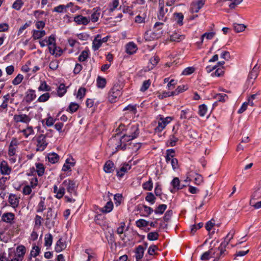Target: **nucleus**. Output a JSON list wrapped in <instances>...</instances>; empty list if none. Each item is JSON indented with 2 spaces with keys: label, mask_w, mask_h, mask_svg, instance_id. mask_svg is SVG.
I'll return each instance as SVG.
<instances>
[{
  "label": "nucleus",
  "mask_w": 261,
  "mask_h": 261,
  "mask_svg": "<svg viewBox=\"0 0 261 261\" xmlns=\"http://www.w3.org/2000/svg\"><path fill=\"white\" fill-rule=\"evenodd\" d=\"M139 134L138 124H131L127 126L125 129V133L121 137L118 135L111 138L108 141V144L111 146L115 145L116 151L126 149L125 142L136 138Z\"/></svg>",
  "instance_id": "nucleus-1"
},
{
  "label": "nucleus",
  "mask_w": 261,
  "mask_h": 261,
  "mask_svg": "<svg viewBox=\"0 0 261 261\" xmlns=\"http://www.w3.org/2000/svg\"><path fill=\"white\" fill-rule=\"evenodd\" d=\"M45 225L48 229L53 228L57 221V212L51 207L47 208V212L45 214Z\"/></svg>",
  "instance_id": "nucleus-2"
},
{
  "label": "nucleus",
  "mask_w": 261,
  "mask_h": 261,
  "mask_svg": "<svg viewBox=\"0 0 261 261\" xmlns=\"http://www.w3.org/2000/svg\"><path fill=\"white\" fill-rule=\"evenodd\" d=\"M121 94L120 86L118 85H114L109 92V101L111 103L115 102Z\"/></svg>",
  "instance_id": "nucleus-3"
},
{
  "label": "nucleus",
  "mask_w": 261,
  "mask_h": 261,
  "mask_svg": "<svg viewBox=\"0 0 261 261\" xmlns=\"http://www.w3.org/2000/svg\"><path fill=\"white\" fill-rule=\"evenodd\" d=\"M36 142L37 151H43L48 144V143L46 140V136L43 134H41L37 137Z\"/></svg>",
  "instance_id": "nucleus-4"
},
{
  "label": "nucleus",
  "mask_w": 261,
  "mask_h": 261,
  "mask_svg": "<svg viewBox=\"0 0 261 261\" xmlns=\"http://www.w3.org/2000/svg\"><path fill=\"white\" fill-rule=\"evenodd\" d=\"M18 145L19 143L17 139L16 138H13L8 147V156L16 155V150L18 148Z\"/></svg>",
  "instance_id": "nucleus-5"
},
{
  "label": "nucleus",
  "mask_w": 261,
  "mask_h": 261,
  "mask_svg": "<svg viewBox=\"0 0 261 261\" xmlns=\"http://www.w3.org/2000/svg\"><path fill=\"white\" fill-rule=\"evenodd\" d=\"M62 186L66 188L68 192L75 194L76 184L73 180L69 179H66L63 182Z\"/></svg>",
  "instance_id": "nucleus-6"
},
{
  "label": "nucleus",
  "mask_w": 261,
  "mask_h": 261,
  "mask_svg": "<svg viewBox=\"0 0 261 261\" xmlns=\"http://www.w3.org/2000/svg\"><path fill=\"white\" fill-rule=\"evenodd\" d=\"M12 172V168L7 161L3 160L0 163V173L3 175H9Z\"/></svg>",
  "instance_id": "nucleus-7"
},
{
  "label": "nucleus",
  "mask_w": 261,
  "mask_h": 261,
  "mask_svg": "<svg viewBox=\"0 0 261 261\" xmlns=\"http://www.w3.org/2000/svg\"><path fill=\"white\" fill-rule=\"evenodd\" d=\"M13 120L16 123L21 122L28 124L31 121V118L28 115L24 114H15L13 117Z\"/></svg>",
  "instance_id": "nucleus-8"
},
{
  "label": "nucleus",
  "mask_w": 261,
  "mask_h": 261,
  "mask_svg": "<svg viewBox=\"0 0 261 261\" xmlns=\"http://www.w3.org/2000/svg\"><path fill=\"white\" fill-rule=\"evenodd\" d=\"M205 1L204 0H197L191 4L190 11L191 13H197L203 6Z\"/></svg>",
  "instance_id": "nucleus-9"
},
{
  "label": "nucleus",
  "mask_w": 261,
  "mask_h": 261,
  "mask_svg": "<svg viewBox=\"0 0 261 261\" xmlns=\"http://www.w3.org/2000/svg\"><path fill=\"white\" fill-rule=\"evenodd\" d=\"M15 215L10 212L3 214L2 217V220L6 223L12 224L14 223Z\"/></svg>",
  "instance_id": "nucleus-10"
},
{
  "label": "nucleus",
  "mask_w": 261,
  "mask_h": 261,
  "mask_svg": "<svg viewBox=\"0 0 261 261\" xmlns=\"http://www.w3.org/2000/svg\"><path fill=\"white\" fill-rule=\"evenodd\" d=\"M74 21L79 25L83 24L86 25L90 22V17L78 15L74 17Z\"/></svg>",
  "instance_id": "nucleus-11"
},
{
  "label": "nucleus",
  "mask_w": 261,
  "mask_h": 261,
  "mask_svg": "<svg viewBox=\"0 0 261 261\" xmlns=\"http://www.w3.org/2000/svg\"><path fill=\"white\" fill-rule=\"evenodd\" d=\"M101 9L99 7L93 8L91 11L90 20L93 22H96L98 21L100 15Z\"/></svg>",
  "instance_id": "nucleus-12"
},
{
  "label": "nucleus",
  "mask_w": 261,
  "mask_h": 261,
  "mask_svg": "<svg viewBox=\"0 0 261 261\" xmlns=\"http://www.w3.org/2000/svg\"><path fill=\"white\" fill-rule=\"evenodd\" d=\"M159 7L160 9L158 14V18L160 20L165 21L166 20L167 17H165V15L168 12V9H165L164 4L160 2L159 3Z\"/></svg>",
  "instance_id": "nucleus-13"
},
{
  "label": "nucleus",
  "mask_w": 261,
  "mask_h": 261,
  "mask_svg": "<svg viewBox=\"0 0 261 261\" xmlns=\"http://www.w3.org/2000/svg\"><path fill=\"white\" fill-rule=\"evenodd\" d=\"M261 198V182L258 186L254 189V191L251 195L250 203H253V201Z\"/></svg>",
  "instance_id": "nucleus-14"
},
{
  "label": "nucleus",
  "mask_w": 261,
  "mask_h": 261,
  "mask_svg": "<svg viewBox=\"0 0 261 261\" xmlns=\"http://www.w3.org/2000/svg\"><path fill=\"white\" fill-rule=\"evenodd\" d=\"M75 164V162L72 158H68L62 167V170L63 171H71V167L74 166Z\"/></svg>",
  "instance_id": "nucleus-15"
},
{
  "label": "nucleus",
  "mask_w": 261,
  "mask_h": 261,
  "mask_svg": "<svg viewBox=\"0 0 261 261\" xmlns=\"http://www.w3.org/2000/svg\"><path fill=\"white\" fill-rule=\"evenodd\" d=\"M227 245L226 243H221L220 246L218 248V249L220 251L219 256L218 257H216L215 259H214V261H218L219 258L224 257L226 255L227 251L225 248L227 247Z\"/></svg>",
  "instance_id": "nucleus-16"
},
{
  "label": "nucleus",
  "mask_w": 261,
  "mask_h": 261,
  "mask_svg": "<svg viewBox=\"0 0 261 261\" xmlns=\"http://www.w3.org/2000/svg\"><path fill=\"white\" fill-rule=\"evenodd\" d=\"M9 202L13 207H17L19 203V198L15 194H11L9 196Z\"/></svg>",
  "instance_id": "nucleus-17"
},
{
  "label": "nucleus",
  "mask_w": 261,
  "mask_h": 261,
  "mask_svg": "<svg viewBox=\"0 0 261 261\" xmlns=\"http://www.w3.org/2000/svg\"><path fill=\"white\" fill-rule=\"evenodd\" d=\"M171 185L175 190H180L184 187H186V185L180 184L179 179L178 177H174L171 182Z\"/></svg>",
  "instance_id": "nucleus-18"
},
{
  "label": "nucleus",
  "mask_w": 261,
  "mask_h": 261,
  "mask_svg": "<svg viewBox=\"0 0 261 261\" xmlns=\"http://www.w3.org/2000/svg\"><path fill=\"white\" fill-rule=\"evenodd\" d=\"M25 252V247L23 245H19L16 248L15 255L23 260Z\"/></svg>",
  "instance_id": "nucleus-19"
},
{
  "label": "nucleus",
  "mask_w": 261,
  "mask_h": 261,
  "mask_svg": "<svg viewBox=\"0 0 261 261\" xmlns=\"http://www.w3.org/2000/svg\"><path fill=\"white\" fill-rule=\"evenodd\" d=\"M66 247L65 242H63L62 239L60 238L56 243L55 250L57 252H60Z\"/></svg>",
  "instance_id": "nucleus-20"
},
{
  "label": "nucleus",
  "mask_w": 261,
  "mask_h": 261,
  "mask_svg": "<svg viewBox=\"0 0 261 261\" xmlns=\"http://www.w3.org/2000/svg\"><path fill=\"white\" fill-rule=\"evenodd\" d=\"M32 37L34 40L39 39L43 37L46 35V32L44 30H34L32 31Z\"/></svg>",
  "instance_id": "nucleus-21"
},
{
  "label": "nucleus",
  "mask_w": 261,
  "mask_h": 261,
  "mask_svg": "<svg viewBox=\"0 0 261 261\" xmlns=\"http://www.w3.org/2000/svg\"><path fill=\"white\" fill-rule=\"evenodd\" d=\"M36 97L35 91L29 89L26 92L25 100L27 102H30L35 99Z\"/></svg>",
  "instance_id": "nucleus-22"
},
{
  "label": "nucleus",
  "mask_w": 261,
  "mask_h": 261,
  "mask_svg": "<svg viewBox=\"0 0 261 261\" xmlns=\"http://www.w3.org/2000/svg\"><path fill=\"white\" fill-rule=\"evenodd\" d=\"M101 41H100V35H97L96 37L93 41L92 42V48L95 51L99 49V48L101 46Z\"/></svg>",
  "instance_id": "nucleus-23"
},
{
  "label": "nucleus",
  "mask_w": 261,
  "mask_h": 261,
  "mask_svg": "<svg viewBox=\"0 0 261 261\" xmlns=\"http://www.w3.org/2000/svg\"><path fill=\"white\" fill-rule=\"evenodd\" d=\"M137 49V46L134 42H129L126 46V51L129 55H132L136 53Z\"/></svg>",
  "instance_id": "nucleus-24"
},
{
  "label": "nucleus",
  "mask_w": 261,
  "mask_h": 261,
  "mask_svg": "<svg viewBox=\"0 0 261 261\" xmlns=\"http://www.w3.org/2000/svg\"><path fill=\"white\" fill-rule=\"evenodd\" d=\"M114 164L111 161H107L104 166H103V170L106 173H111L114 171Z\"/></svg>",
  "instance_id": "nucleus-25"
},
{
  "label": "nucleus",
  "mask_w": 261,
  "mask_h": 261,
  "mask_svg": "<svg viewBox=\"0 0 261 261\" xmlns=\"http://www.w3.org/2000/svg\"><path fill=\"white\" fill-rule=\"evenodd\" d=\"M131 168V166L128 164H124L120 169L117 171V175L120 177H122L124 173L129 170Z\"/></svg>",
  "instance_id": "nucleus-26"
},
{
  "label": "nucleus",
  "mask_w": 261,
  "mask_h": 261,
  "mask_svg": "<svg viewBox=\"0 0 261 261\" xmlns=\"http://www.w3.org/2000/svg\"><path fill=\"white\" fill-rule=\"evenodd\" d=\"M215 35V32L205 33L201 36L200 41L197 42V44L198 46H200L203 42L204 38L205 37L207 39L210 40L214 37Z\"/></svg>",
  "instance_id": "nucleus-27"
},
{
  "label": "nucleus",
  "mask_w": 261,
  "mask_h": 261,
  "mask_svg": "<svg viewBox=\"0 0 261 261\" xmlns=\"http://www.w3.org/2000/svg\"><path fill=\"white\" fill-rule=\"evenodd\" d=\"M144 250H145V249L141 245H139L136 248L135 253H136V258L137 260L141 259L143 257V255H144Z\"/></svg>",
  "instance_id": "nucleus-28"
},
{
  "label": "nucleus",
  "mask_w": 261,
  "mask_h": 261,
  "mask_svg": "<svg viewBox=\"0 0 261 261\" xmlns=\"http://www.w3.org/2000/svg\"><path fill=\"white\" fill-rule=\"evenodd\" d=\"M48 162L51 164L57 163L59 160V156L55 152L49 153L47 155Z\"/></svg>",
  "instance_id": "nucleus-29"
},
{
  "label": "nucleus",
  "mask_w": 261,
  "mask_h": 261,
  "mask_svg": "<svg viewBox=\"0 0 261 261\" xmlns=\"http://www.w3.org/2000/svg\"><path fill=\"white\" fill-rule=\"evenodd\" d=\"M258 72V67L255 65L248 75L249 80H254L256 78Z\"/></svg>",
  "instance_id": "nucleus-30"
},
{
  "label": "nucleus",
  "mask_w": 261,
  "mask_h": 261,
  "mask_svg": "<svg viewBox=\"0 0 261 261\" xmlns=\"http://www.w3.org/2000/svg\"><path fill=\"white\" fill-rule=\"evenodd\" d=\"M113 208V203L112 202V201H110L107 202L105 206L101 208V212H102L103 213H110L112 211Z\"/></svg>",
  "instance_id": "nucleus-31"
},
{
  "label": "nucleus",
  "mask_w": 261,
  "mask_h": 261,
  "mask_svg": "<svg viewBox=\"0 0 261 261\" xmlns=\"http://www.w3.org/2000/svg\"><path fill=\"white\" fill-rule=\"evenodd\" d=\"M167 125L166 122L163 119V118H161L158 121V125L155 128V130L158 132H162Z\"/></svg>",
  "instance_id": "nucleus-32"
},
{
  "label": "nucleus",
  "mask_w": 261,
  "mask_h": 261,
  "mask_svg": "<svg viewBox=\"0 0 261 261\" xmlns=\"http://www.w3.org/2000/svg\"><path fill=\"white\" fill-rule=\"evenodd\" d=\"M38 89V91H40L48 92L51 90V88L49 86L47 85L45 81H43L41 82Z\"/></svg>",
  "instance_id": "nucleus-33"
},
{
  "label": "nucleus",
  "mask_w": 261,
  "mask_h": 261,
  "mask_svg": "<svg viewBox=\"0 0 261 261\" xmlns=\"http://www.w3.org/2000/svg\"><path fill=\"white\" fill-rule=\"evenodd\" d=\"M53 237L50 233H47L45 235L44 245L46 247H50L53 243Z\"/></svg>",
  "instance_id": "nucleus-34"
},
{
  "label": "nucleus",
  "mask_w": 261,
  "mask_h": 261,
  "mask_svg": "<svg viewBox=\"0 0 261 261\" xmlns=\"http://www.w3.org/2000/svg\"><path fill=\"white\" fill-rule=\"evenodd\" d=\"M66 92L67 89L65 85L64 84H61L58 88V95L60 97H62Z\"/></svg>",
  "instance_id": "nucleus-35"
},
{
  "label": "nucleus",
  "mask_w": 261,
  "mask_h": 261,
  "mask_svg": "<svg viewBox=\"0 0 261 261\" xmlns=\"http://www.w3.org/2000/svg\"><path fill=\"white\" fill-rule=\"evenodd\" d=\"M175 21L179 25L183 24L184 15L181 13H175L174 14Z\"/></svg>",
  "instance_id": "nucleus-36"
},
{
  "label": "nucleus",
  "mask_w": 261,
  "mask_h": 261,
  "mask_svg": "<svg viewBox=\"0 0 261 261\" xmlns=\"http://www.w3.org/2000/svg\"><path fill=\"white\" fill-rule=\"evenodd\" d=\"M185 38V36L177 33H174L170 36V39L172 41L179 42Z\"/></svg>",
  "instance_id": "nucleus-37"
},
{
  "label": "nucleus",
  "mask_w": 261,
  "mask_h": 261,
  "mask_svg": "<svg viewBox=\"0 0 261 261\" xmlns=\"http://www.w3.org/2000/svg\"><path fill=\"white\" fill-rule=\"evenodd\" d=\"M167 206L166 204H162L159 205L154 210V213L156 214L162 215L164 213L165 211L166 210Z\"/></svg>",
  "instance_id": "nucleus-38"
},
{
  "label": "nucleus",
  "mask_w": 261,
  "mask_h": 261,
  "mask_svg": "<svg viewBox=\"0 0 261 261\" xmlns=\"http://www.w3.org/2000/svg\"><path fill=\"white\" fill-rule=\"evenodd\" d=\"M36 172L39 176H41L44 173V167L42 164L38 163L36 164Z\"/></svg>",
  "instance_id": "nucleus-39"
},
{
  "label": "nucleus",
  "mask_w": 261,
  "mask_h": 261,
  "mask_svg": "<svg viewBox=\"0 0 261 261\" xmlns=\"http://www.w3.org/2000/svg\"><path fill=\"white\" fill-rule=\"evenodd\" d=\"M89 51L84 50L82 51L81 54L78 58V60L80 62L85 61L89 57Z\"/></svg>",
  "instance_id": "nucleus-40"
},
{
  "label": "nucleus",
  "mask_w": 261,
  "mask_h": 261,
  "mask_svg": "<svg viewBox=\"0 0 261 261\" xmlns=\"http://www.w3.org/2000/svg\"><path fill=\"white\" fill-rule=\"evenodd\" d=\"M143 188L145 190L151 191L153 188V182L151 179H149L146 182H144L142 185Z\"/></svg>",
  "instance_id": "nucleus-41"
},
{
  "label": "nucleus",
  "mask_w": 261,
  "mask_h": 261,
  "mask_svg": "<svg viewBox=\"0 0 261 261\" xmlns=\"http://www.w3.org/2000/svg\"><path fill=\"white\" fill-rule=\"evenodd\" d=\"M79 108V105L75 102H71L67 110V111L73 113L76 112Z\"/></svg>",
  "instance_id": "nucleus-42"
},
{
  "label": "nucleus",
  "mask_w": 261,
  "mask_h": 261,
  "mask_svg": "<svg viewBox=\"0 0 261 261\" xmlns=\"http://www.w3.org/2000/svg\"><path fill=\"white\" fill-rule=\"evenodd\" d=\"M235 233V231L233 229L230 231L224 239V241L222 243H226L227 245H228L230 241L232 239L233 236Z\"/></svg>",
  "instance_id": "nucleus-43"
},
{
  "label": "nucleus",
  "mask_w": 261,
  "mask_h": 261,
  "mask_svg": "<svg viewBox=\"0 0 261 261\" xmlns=\"http://www.w3.org/2000/svg\"><path fill=\"white\" fill-rule=\"evenodd\" d=\"M45 207L44 199H43L39 202L37 206L36 212L38 213L43 212V211L45 209Z\"/></svg>",
  "instance_id": "nucleus-44"
},
{
  "label": "nucleus",
  "mask_w": 261,
  "mask_h": 261,
  "mask_svg": "<svg viewBox=\"0 0 261 261\" xmlns=\"http://www.w3.org/2000/svg\"><path fill=\"white\" fill-rule=\"evenodd\" d=\"M106 84V80L105 78L98 76L97 79V86L99 88H103Z\"/></svg>",
  "instance_id": "nucleus-45"
},
{
  "label": "nucleus",
  "mask_w": 261,
  "mask_h": 261,
  "mask_svg": "<svg viewBox=\"0 0 261 261\" xmlns=\"http://www.w3.org/2000/svg\"><path fill=\"white\" fill-rule=\"evenodd\" d=\"M207 107L205 105L202 104L199 106V111L198 114L199 115L203 117L205 115L206 112H207Z\"/></svg>",
  "instance_id": "nucleus-46"
},
{
  "label": "nucleus",
  "mask_w": 261,
  "mask_h": 261,
  "mask_svg": "<svg viewBox=\"0 0 261 261\" xmlns=\"http://www.w3.org/2000/svg\"><path fill=\"white\" fill-rule=\"evenodd\" d=\"M246 26L243 24L234 23L233 29L237 33L242 32L245 30Z\"/></svg>",
  "instance_id": "nucleus-47"
},
{
  "label": "nucleus",
  "mask_w": 261,
  "mask_h": 261,
  "mask_svg": "<svg viewBox=\"0 0 261 261\" xmlns=\"http://www.w3.org/2000/svg\"><path fill=\"white\" fill-rule=\"evenodd\" d=\"M156 198L152 193H147L145 197V200L149 202L151 204H153L155 202Z\"/></svg>",
  "instance_id": "nucleus-48"
},
{
  "label": "nucleus",
  "mask_w": 261,
  "mask_h": 261,
  "mask_svg": "<svg viewBox=\"0 0 261 261\" xmlns=\"http://www.w3.org/2000/svg\"><path fill=\"white\" fill-rule=\"evenodd\" d=\"M65 192V188L63 186L61 185L58 189V192L56 195V197L58 199H60L64 196Z\"/></svg>",
  "instance_id": "nucleus-49"
},
{
  "label": "nucleus",
  "mask_w": 261,
  "mask_h": 261,
  "mask_svg": "<svg viewBox=\"0 0 261 261\" xmlns=\"http://www.w3.org/2000/svg\"><path fill=\"white\" fill-rule=\"evenodd\" d=\"M50 97V94L48 93H45L39 97L37 101L39 102H44L47 101Z\"/></svg>",
  "instance_id": "nucleus-50"
},
{
  "label": "nucleus",
  "mask_w": 261,
  "mask_h": 261,
  "mask_svg": "<svg viewBox=\"0 0 261 261\" xmlns=\"http://www.w3.org/2000/svg\"><path fill=\"white\" fill-rule=\"evenodd\" d=\"M187 89V88L185 85L179 86L174 91H172V94L178 95Z\"/></svg>",
  "instance_id": "nucleus-51"
},
{
  "label": "nucleus",
  "mask_w": 261,
  "mask_h": 261,
  "mask_svg": "<svg viewBox=\"0 0 261 261\" xmlns=\"http://www.w3.org/2000/svg\"><path fill=\"white\" fill-rule=\"evenodd\" d=\"M42 218L40 216L36 215L34 219L35 227L40 228L42 224Z\"/></svg>",
  "instance_id": "nucleus-52"
},
{
  "label": "nucleus",
  "mask_w": 261,
  "mask_h": 261,
  "mask_svg": "<svg viewBox=\"0 0 261 261\" xmlns=\"http://www.w3.org/2000/svg\"><path fill=\"white\" fill-rule=\"evenodd\" d=\"M159 234L157 232H150L148 233L147 238L150 241H155L158 240Z\"/></svg>",
  "instance_id": "nucleus-53"
},
{
  "label": "nucleus",
  "mask_w": 261,
  "mask_h": 261,
  "mask_svg": "<svg viewBox=\"0 0 261 261\" xmlns=\"http://www.w3.org/2000/svg\"><path fill=\"white\" fill-rule=\"evenodd\" d=\"M86 89L84 87H81L79 89L76 97L80 99H82L85 95Z\"/></svg>",
  "instance_id": "nucleus-54"
},
{
  "label": "nucleus",
  "mask_w": 261,
  "mask_h": 261,
  "mask_svg": "<svg viewBox=\"0 0 261 261\" xmlns=\"http://www.w3.org/2000/svg\"><path fill=\"white\" fill-rule=\"evenodd\" d=\"M25 138H28L30 135L34 133V130L32 126H28L27 128L22 130Z\"/></svg>",
  "instance_id": "nucleus-55"
},
{
  "label": "nucleus",
  "mask_w": 261,
  "mask_h": 261,
  "mask_svg": "<svg viewBox=\"0 0 261 261\" xmlns=\"http://www.w3.org/2000/svg\"><path fill=\"white\" fill-rule=\"evenodd\" d=\"M226 1H229L230 3L229 5V7L230 9H234L236 6L241 4L243 0H226Z\"/></svg>",
  "instance_id": "nucleus-56"
},
{
  "label": "nucleus",
  "mask_w": 261,
  "mask_h": 261,
  "mask_svg": "<svg viewBox=\"0 0 261 261\" xmlns=\"http://www.w3.org/2000/svg\"><path fill=\"white\" fill-rule=\"evenodd\" d=\"M136 224L139 227H146L148 225L149 222L144 219H139L136 222Z\"/></svg>",
  "instance_id": "nucleus-57"
},
{
  "label": "nucleus",
  "mask_w": 261,
  "mask_h": 261,
  "mask_svg": "<svg viewBox=\"0 0 261 261\" xmlns=\"http://www.w3.org/2000/svg\"><path fill=\"white\" fill-rule=\"evenodd\" d=\"M23 79V75L21 74H18L12 81V84L14 85H17L19 84Z\"/></svg>",
  "instance_id": "nucleus-58"
},
{
  "label": "nucleus",
  "mask_w": 261,
  "mask_h": 261,
  "mask_svg": "<svg viewBox=\"0 0 261 261\" xmlns=\"http://www.w3.org/2000/svg\"><path fill=\"white\" fill-rule=\"evenodd\" d=\"M23 5L22 0H16L13 4V8L17 10H19Z\"/></svg>",
  "instance_id": "nucleus-59"
},
{
  "label": "nucleus",
  "mask_w": 261,
  "mask_h": 261,
  "mask_svg": "<svg viewBox=\"0 0 261 261\" xmlns=\"http://www.w3.org/2000/svg\"><path fill=\"white\" fill-rule=\"evenodd\" d=\"M114 199L116 206L120 205L123 199V197L121 194H116L114 195Z\"/></svg>",
  "instance_id": "nucleus-60"
},
{
  "label": "nucleus",
  "mask_w": 261,
  "mask_h": 261,
  "mask_svg": "<svg viewBox=\"0 0 261 261\" xmlns=\"http://www.w3.org/2000/svg\"><path fill=\"white\" fill-rule=\"evenodd\" d=\"M141 146V145L140 143H136L133 145L130 144L128 148L132 151L136 152L140 148Z\"/></svg>",
  "instance_id": "nucleus-61"
},
{
  "label": "nucleus",
  "mask_w": 261,
  "mask_h": 261,
  "mask_svg": "<svg viewBox=\"0 0 261 261\" xmlns=\"http://www.w3.org/2000/svg\"><path fill=\"white\" fill-rule=\"evenodd\" d=\"M47 45H48V46L56 45V38L55 35L52 34L48 37V39L47 40Z\"/></svg>",
  "instance_id": "nucleus-62"
},
{
  "label": "nucleus",
  "mask_w": 261,
  "mask_h": 261,
  "mask_svg": "<svg viewBox=\"0 0 261 261\" xmlns=\"http://www.w3.org/2000/svg\"><path fill=\"white\" fill-rule=\"evenodd\" d=\"M40 253V248L38 246H34L33 247L30 252V255L34 257H36Z\"/></svg>",
  "instance_id": "nucleus-63"
},
{
  "label": "nucleus",
  "mask_w": 261,
  "mask_h": 261,
  "mask_svg": "<svg viewBox=\"0 0 261 261\" xmlns=\"http://www.w3.org/2000/svg\"><path fill=\"white\" fill-rule=\"evenodd\" d=\"M53 11L58 12V13L66 12V10L65 9V7H64V5H60L55 7L54 8Z\"/></svg>",
  "instance_id": "nucleus-64"
}]
</instances>
